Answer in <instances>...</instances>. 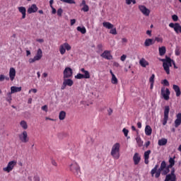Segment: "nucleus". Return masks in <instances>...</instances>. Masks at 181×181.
<instances>
[{
	"instance_id": "obj_31",
	"label": "nucleus",
	"mask_w": 181,
	"mask_h": 181,
	"mask_svg": "<svg viewBox=\"0 0 181 181\" xmlns=\"http://www.w3.org/2000/svg\"><path fill=\"white\" fill-rule=\"evenodd\" d=\"M103 25L106 29H112V28H114V25H112V23H110V22H107V21L103 22Z\"/></svg>"
},
{
	"instance_id": "obj_8",
	"label": "nucleus",
	"mask_w": 181,
	"mask_h": 181,
	"mask_svg": "<svg viewBox=\"0 0 181 181\" xmlns=\"http://www.w3.org/2000/svg\"><path fill=\"white\" fill-rule=\"evenodd\" d=\"M66 50L70 52L71 50V45L68 42H64L59 46V53L60 54H65Z\"/></svg>"
},
{
	"instance_id": "obj_11",
	"label": "nucleus",
	"mask_w": 181,
	"mask_h": 181,
	"mask_svg": "<svg viewBox=\"0 0 181 181\" xmlns=\"http://www.w3.org/2000/svg\"><path fill=\"white\" fill-rule=\"evenodd\" d=\"M161 95L163 98L165 100V101H168L170 95V90H169V88L163 87L161 88Z\"/></svg>"
},
{
	"instance_id": "obj_13",
	"label": "nucleus",
	"mask_w": 181,
	"mask_h": 181,
	"mask_svg": "<svg viewBox=\"0 0 181 181\" xmlns=\"http://www.w3.org/2000/svg\"><path fill=\"white\" fill-rule=\"evenodd\" d=\"M139 9L140 12H141V13L144 15V16H149V15L151 14V10H149V8H146V6L144 5H139Z\"/></svg>"
},
{
	"instance_id": "obj_33",
	"label": "nucleus",
	"mask_w": 181,
	"mask_h": 181,
	"mask_svg": "<svg viewBox=\"0 0 181 181\" xmlns=\"http://www.w3.org/2000/svg\"><path fill=\"white\" fill-rule=\"evenodd\" d=\"M175 158L176 157L174 156L173 158L170 157L169 158L168 162H169L170 164L168 165V168H173V166H175Z\"/></svg>"
},
{
	"instance_id": "obj_64",
	"label": "nucleus",
	"mask_w": 181,
	"mask_h": 181,
	"mask_svg": "<svg viewBox=\"0 0 181 181\" xmlns=\"http://www.w3.org/2000/svg\"><path fill=\"white\" fill-rule=\"evenodd\" d=\"M149 145H151V141H147V142H146V144H145V146H146V148H148V146H149Z\"/></svg>"
},
{
	"instance_id": "obj_37",
	"label": "nucleus",
	"mask_w": 181,
	"mask_h": 181,
	"mask_svg": "<svg viewBox=\"0 0 181 181\" xmlns=\"http://www.w3.org/2000/svg\"><path fill=\"white\" fill-rule=\"evenodd\" d=\"M66 118V112L64 111H61L59 115V119L60 121H63Z\"/></svg>"
},
{
	"instance_id": "obj_20",
	"label": "nucleus",
	"mask_w": 181,
	"mask_h": 181,
	"mask_svg": "<svg viewBox=\"0 0 181 181\" xmlns=\"http://www.w3.org/2000/svg\"><path fill=\"white\" fill-rule=\"evenodd\" d=\"M110 73L112 76V78H111V83L112 84H115L117 85L118 84V78H117V76H115V74H114V72H112V70H110Z\"/></svg>"
},
{
	"instance_id": "obj_62",
	"label": "nucleus",
	"mask_w": 181,
	"mask_h": 181,
	"mask_svg": "<svg viewBox=\"0 0 181 181\" xmlns=\"http://www.w3.org/2000/svg\"><path fill=\"white\" fill-rule=\"evenodd\" d=\"M137 127H138V128H139V129L142 128V123H141V122H139L137 123Z\"/></svg>"
},
{
	"instance_id": "obj_53",
	"label": "nucleus",
	"mask_w": 181,
	"mask_h": 181,
	"mask_svg": "<svg viewBox=\"0 0 181 181\" xmlns=\"http://www.w3.org/2000/svg\"><path fill=\"white\" fill-rule=\"evenodd\" d=\"M5 80V75L1 74L0 75V81H4Z\"/></svg>"
},
{
	"instance_id": "obj_26",
	"label": "nucleus",
	"mask_w": 181,
	"mask_h": 181,
	"mask_svg": "<svg viewBox=\"0 0 181 181\" xmlns=\"http://www.w3.org/2000/svg\"><path fill=\"white\" fill-rule=\"evenodd\" d=\"M176 117L177 119L175 120V127L177 128L181 124V113H178Z\"/></svg>"
},
{
	"instance_id": "obj_12",
	"label": "nucleus",
	"mask_w": 181,
	"mask_h": 181,
	"mask_svg": "<svg viewBox=\"0 0 181 181\" xmlns=\"http://www.w3.org/2000/svg\"><path fill=\"white\" fill-rule=\"evenodd\" d=\"M169 27L171 28L172 29H174L175 33H181V25L179 23H170L169 24Z\"/></svg>"
},
{
	"instance_id": "obj_36",
	"label": "nucleus",
	"mask_w": 181,
	"mask_h": 181,
	"mask_svg": "<svg viewBox=\"0 0 181 181\" xmlns=\"http://www.w3.org/2000/svg\"><path fill=\"white\" fill-rule=\"evenodd\" d=\"M76 30H78V32H81V33H82V35H85V33H87V30H86V27H77Z\"/></svg>"
},
{
	"instance_id": "obj_15",
	"label": "nucleus",
	"mask_w": 181,
	"mask_h": 181,
	"mask_svg": "<svg viewBox=\"0 0 181 181\" xmlns=\"http://www.w3.org/2000/svg\"><path fill=\"white\" fill-rule=\"evenodd\" d=\"M100 56L106 60H112V55H111V51L105 50Z\"/></svg>"
},
{
	"instance_id": "obj_24",
	"label": "nucleus",
	"mask_w": 181,
	"mask_h": 181,
	"mask_svg": "<svg viewBox=\"0 0 181 181\" xmlns=\"http://www.w3.org/2000/svg\"><path fill=\"white\" fill-rule=\"evenodd\" d=\"M173 88L176 94V97H180L181 95V91L180 88L177 85H173Z\"/></svg>"
},
{
	"instance_id": "obj_38",
	"label": "nucleus",
	"mask_w": 181,
	"mask_h": 181,
	"mask_svg": "<svg viewBox=\"0 0 181 181\" xmlns=\"http://www.w3.org/2000/svg\"><path fill=\"white\" fill-rule=\"evenodd\" d=\"M6 101L11 104L12 103V93L11 92L7 93V97L6 98Z\"/></svg>"
},
{
	"instance_id": "obj_29",
	"label": "nucleus",
	"mask_w": 181,
	"mask_h": 181,
	"mask_svg": "<svg viewBox=\"0 0 181 181\" xmlns=\"http://www.w3.org/2000/svg\"><path fill=\"white\" fill-rule=\"evenodd\" d=\"M145 134L148 136L152 135V128L149 125H146L145 127Z\"/></svg>"
},
{
	"instance_id": "obj_41",
	"label": "nucleus",
	"mask_w": 181,
	"mask_h": 181,
	"mask_svg": "<svg viewBox=\"0 0 181 181\" xmlns=\"http://www.w3.org/2000/svg\"><path fill=\"white\" fill-rule=\"evenodd\" d=\"M57 16H59V18H61V16H62L63 15V8H58L57 11Z\"/></svg>"
},
{
	"instance_id": "obj_2",
	"label": "nucleus",
	"mask_w": 181,
	"mask_h": 181,
	"mask_svg": "<svg viewBox=\"0 0 181 181\" xmlns=\"http://www.w3.org/2000/svg\"><path fill=\"white\" fill-rule=\"evenodd\" d=\"M160 61L163 62V66L167 74H170V68L172 67V64H173L174 69H177L175 61L172 60V59H170L169 57H165V59H161Z\"/></svg>"
},
{
	"instance_id": "obj_1",
	"label": "nucleus",
	"mask_w": 181,
	"mask_h": 181,
	"mask_svg": "<svg viewBox=\"0 0 181 181\" xmlns=\"http://www.w3.org/2000/svg\"><path fill=\"white\" fill-rule=\"evenodd\" d=\"M158 168H159L158 165H156L155 167L151 170V174L152 176H154L155 177L158 178L159 176H160V173L163 172V175H168L170 172V168L169 165H166V161H162L160 164V168L158 170Z\"/></svg>"
},
{
	"instance_id": "obj_27",
	"label": "nucleus",
	"mask_w": 181,
	"mask_h": 181,
	"mask_svg": "<svg viewBox=\"0 0 181 181\" xmlns=\"http://www.w3.org/2000/svg\"><path fill=\"white\" fill-rule=\"evenodd\" d=\"M64 86H68L69 87H71V86L74 84V82L73 81V80L66 78L64 80Z\"/></svg>"
},
{
	"instance_id": "obj_42",
	"label": "nucleus",
	"mask_w": 181,
	"mask_h": 181,
	"mask_svg": "<svg viewBox=\"0 0 181 181\" xmlns=\"http://www.w3.org/2000/svg\"><path fill=\"white\" fill-rule=\"evenodd\" d=\"M61 2H64L65 4H76V1L74 0H60Z\"/></svg>"
},
{
	"instance_id": "obj_61",
	"label": "nucleus",
	"mask_w": 181,
	"mask_h": 181,
	"mask_svg": "<svg viewBox=\"0 0 181 181\" xmlns=\"http://www.w3.org/2000/svg\"><path fill=\"white\" fill-rule=\"evenodd\" d=\"M37 42H38L39 43H43V42H45V40L40 38V39H37Z\"/></svg>"
},
{
	"instance_id": "obj_14",
	"label": "nucleus",
	"mask_w": 181,
	"mask_h": 181,
	"mask_svg": "<svg viewBox=\"0 0 181 181\" xmlns=\"http://www.w3.org/2000/svg\"><path fill=\"white\" fill-rule=\"evenodd\" d=\"M64 78H70L73 76V69L70 67H66L63 72Z\"/></svg>"
},
{
	"instance_id": "obj_25",
	"label": "nucleus",
	"mask_w": 181,
	"mask_h": 181,
	"mask_svg": "<svg viewBox=\"0 0 181 181\" xmlns=\"http://www.w3.org/2000/svg\"><path fill=\"white\" fill-rule=\"evenodd\" d=\"M22 91V87H17V86H11V93L15 94V93H19Z\"/></svg>"
},
{
	"instance_id": "obj_28",
	"label": "nucleus",
	"mask_w": 181,
	"mask_h": 181,
	"mask_svg": "<svg viewBox=\"0 0 181 181\" xmlns=\"http://www.w3.org/2000/svg\"><path fill=\"white\" fill-rule=\"evenodd\" d=\"M139 64L141 67H146V66H149V62H148L145 58H141L139 60Z\"/></svg>"
},
{
	"instance_id": "obj_34",
	"label": "nucleus",
	"mask_w": 181,
	"mask_h": 181,
	"mask_svg": "<svg viewBox=\"0 0 181 181\" xmlns=\"http://www.w3.org/2000/svg\"><path fill=\"white\" fill-rule=\"evenodd\" d=\"M20 126L21 127V128H23V129L26 130L28 129V122H26V121L25 120H22L20 122Z\"/></svg>"
},
{
	"instance_id": "obj_16",
	"label": "nucleus",
	"mask_w": 181,
	"mask_h": 181,
	"mask_svg": "<svg viewBox=\"0 0 181 181\" xmlns=\"http://www.w3.org/2000/svg\"><path fill=\"white\" fill-rule=\"evenodd\" d=\"M15 77H16V70L15 68L11 67L9 69V78L11 81H13V80H15Z\"/></svg>"
},
{
	"instance_id": "obj_54",
	"label": "nucleus",
	"mask_w": 181,
	"mask_h": 181,
	"mask_svg": "<svg viewBox=\"0 0 181 181\" xmlns=\"http://www.w3.org/2000/svg\"><path fill=\"white\" fill-rule=\"evenodd\" d=\"M86 5H87L86 4V0H82L81 4H80V6H86Z\"/></svg>"
},
{
	"instance_id": "obj_45",
	"label": "nucleus",
	"mask_w": 181,
	"mask_h": 181,
	"mask_svg": "<svg viewBox=\"0 0 181 181\" xmlns=\"http://www.w3.org/2000/svg\"><path fill=\"white\" fill-rule=\"evenodd\" d=\"M161 84H163V86H166L167 87H169V81H168L167 79L161 81Z\"/></svg>"
},
{
	"instance_id": "obj_5",
	"label": "nucleus",
	"mask_w": 181,
	"mask_h": 181,
	"mask_svg": "<svg viewBox=\"0 0 181 181\" xmlns=\"http://www.w3.org/2000/svg\"><path fill=\"white\" fill-rule=\"evenodd\" d=\"M80 71H81L83 74L78 73L75 76V78H77L78 80H81L82 78H90V72L88 71H86L84 68H81L80 69Z\"/></svg>"
},
{
	"instance_id": "obj_7",
	"label": "nucleus",
	"mask_w": 181,
	"mask_h": 181,
	"mask_svg": "<svg viewBox=\"0 0 181 181\" xmlns=\"http://www.w3.org/2000/svg\"><path fill=\"white\" fill-rule=\"evenodd\" d=\"M17 163H18V162H16V160L9 161L7 164V166L3 168L4 172H6V173H9L12 172V170H13V168H15V166H16Z\"/></svg>"
},
{
	"instance_id": "obj_30",
	"label": "nucleus",
	"mask_w": 181,
	"mask_h": 181,
	"mask_svg": "<svg viewBox=\"0 0 181 181\" xmlns=\"http://www.w3.org/2000/svg\"><path fill=\"white\" fill-rule=\"evenodd\" d=\"M158 52H159L160 56H165V54H166V47L165 46L160 47L158 48Z\"/></svg>"
},
{
	"instance_id": "obj_59",
	"label": "nucleus",
	"mask_w": 181,
	"mask_h": 181,
	"mask_svg": "<svg viewBox=\"0 0 181 181\" xmlns=\"http://www.w3.org/2000/svg\"><path fill=\"white\" fill-rule=\"evenodd\" d=\"M52 165H53V166H57V163L56 162V160H52Z\"/></svg>"
},
{
	"instance_id": "obj_9",
	"label": "nucleus",
	"mask_w": 181,
	"mask_h": 181,
	"mask_svg": "<svg viewBox=\"0 0 181 181\" xmlns=\"http://www.w3.org/2000/svg\"><path fill=\"white\" fill-rule=\"evenodd\" d=\"M18 139L19 141L22 142V144H28V142H29V136L28 135V132L24 130L20 133L18 134Z\"/></svg>"
},
{
	"instance_id": "obj_18",
	"label": "nucleus",
	"mask_w": 181,
	"mask_h": 181,
	"mask_svg": "<svg viewBox=\"0 0 181 181\" xmlns=\"http://www.w3.org/2000/svg\"><path fill=\"white\" fill-rule=\"evenodd\" d=\"M133 162L134 165H139V162H141V156L138 153H135L133 156Z\"/></svg>"
},
{
	"instance_id": "obj_23",
	"label": "nucleus",
	"mask_w": 181,
	"mask_h": 181,
	"mask_svg": "<svg viewBox=\"0 0 181 181\" xmlns=\"http://www.w3.org/2000/svg\"><path fill=\"white\" fill-rule=\"evenodd\" d=\"M152 45H155V40L153 39L148 38L144 42V46H146V47L152 46Z\"/></svg>"
},
{
	"instance_id": "obj_43",
	"label": "nucleus",
	"mask_w": 181,
	"mask_h": 181,
	"mask_svg": "<svg viewBox=\"0 0 181 181\" xmlns=\"http://www.w3.org/2000/svg\"><path fill=\"white\" fill-rule=\"evenodd\" d=\"M110 35H117V28H114V27L112 28H111L110 30Z\"/></svg>"
},
{
	"instance_id": "obj_46",
	"label": "nucleus",
	"mask_w": 181,
	"mask_h": 181,
	"mask_svg": "<svg viewBox=\"0 0 181 181\" xmlns=\"http://www.w3.org/2000/svg\"><path fill=\"white\" fill-rule=\"evenodd\" d=\"M175 56H180V49L177 47L175 50Z\"/></svg>"
},
{
	"instance_id": "obj_21",
	"label": "nucleus",
	"mask_w": 181,
	"mask_h": 181,
	"mask_svg": "<svg viewBox=\"0 0 181 181\" xmlns=\"http://www.w3.org/2000/svg\"><path fill=\"white\" fill-rule=\"evenodd\" d=\"M18 9L20 13L22 14V19H25V18H26V8L24 6H20Z\"/></svg>"
},
{
	"instance_id": "obj_44",
	"label": "nucleus",
	"mask_w": 181,
	"mask_h": 181,
	"mask_svg": "<svg viewBox=\"0 0 181 181\" xmlns=\"http://www.w3.org/2000/svg\"><path fill=\"white\" fill-rule=\"evenodd\" d=\"M81 11L83 12H88L90 11V8L88 7V5L83 6V7L81 8Z\"/></svg>"
},
{
	"instance_id": "obj_22",
	"label": "nucleus",
	"mask_w": 181,
	"mask_h": 181,
	"mask_svg": "<svg viewBox=\"0 0 181 181\" xmlns=\"http://www.w3.org/2000/svg\"><path fill=\"white\" fill-rule=\"evenodd\" d=\"M149 155H151V150H148L147 151L144 152V163H146V165L149 163Z\"/></svg>"
},
{
	"instance_id": "obj_47",
	"label": "nucleus",
	"mask_w": 181,
	"mask_h": 181,
	"mask_svg": "<svg viewBox=\"0 0 181 181\" xmlns=\"http://www.w3.org/2000/svg\"><path fill=\"white\" fill-rule=\"evenodd\" d=\"M172 19L174 22H177V21H179V17L177 15L174 14L172 16Z\"/></svg>"
},
{
	"instance_id": "obj_51",
	"label": "nucleus",
	"mask_w": 181,
	"mask_h": 181,
	"mask_svg": "<svg viewBox=\"0 0 181 181\" xmlns=\"http://www.w3.org/2000/svg\"><path fill=\"white\" fill-rule=\"evenodd\" d=\"M47 105H45L44 106H42L41 109L42 110V111H45V112H47L48 110H47Z\"/></svg>"
},
{
	"instance_id": "obj_48",
	"label": "nucleus",
	"mask_w": 181,
	"mask_h": 181,
	"mask_svg": "<svg viewBox=\"0 0 181 181\" xmlns=\"http://www.w3.org/2000/svg\"><path fill=\"white\" fill-rule=\"evenodd\" d=\"M155 42H158V43H162V42H163V39L162 37H156L155 38Z\"/></svg>"
},
{
	"instance_id": "obj_32",
	"label": "nucleus",
	"mask_w": 181,
	"mask_h": 181,
	"mask_svg": "<svg viewBox=\"0 0 181 181\" xmlns=\"http://www.w3.org/2000/svg\"><path fill=\"white\" fill-rule=\"evenodd\" d=\"M149 83H151L150 88L152 90L153 88V84L155 83V74H152L149 78Z\"/></svg>"
},
{
	"instance_id": "obj_49",
	"label": "nucleus",
	"mask_w": 181,
	"mask_h": 181,
	"mask_svg": "<svg viewBox=\"0 0 181 181\" xmlns=\"http://www.w3.org/2000/svg\"><path fill=\"white\" fill-rule=\"evenodd\" d=\"M122 132L124 133V136H128V134H129V131H128V129L124 128L122 129Z\"/></svg>"
},
{
	"instance_id": "obj_40",
	"label": "nucleus",
	"mask_w": 181,
	"mask_h": 181,
	"mask_svg": "<svg viewBox=\"0 0 181 181\" xmlns=\"http://www.w3.org/2000/svg\"><path fill=\"white\" fill-rule=\"evenodd\" d=\"M125 3L127 5H131L132 4L135 5V4H136V0H125Z\"/></svg>"
},
{
	"instance_id": "obj_52",
	"label": "nucleus",
	"mask_w": 181,
	"mask_h": 181,
	"mask_svg": "<svg viewBox=\"0 0 181 181\" xmlns=\"http://www.w3.org/2000/svg\"><path fill=\"white\" fill-rule=\"evenodd\" d=\"M120 60L121 62H124V60H127V55L125 54L122 55L120 57Z\"/></svg>"
},
{
	"instance_id": "obj_19",
	"label": "nucleus",
	"mask_w": 181,
	"mask_h": 181,
	"mask_svg": "<svg viewBox=\"0 0 181 181\" xmlns=\"http://www.w3.org/2000/svg\"><path fill=\"white\" fill-rule=\"evenodd\" d=\"M169 181H176V175H175V169H173L170 174L166 175Z\"/></svg>"
},
{
	"instance_id": "obj_58",
	"label": "nucleus",
	"mask_w": 181,
	"mask_h": 181,
	"mask_svg": "<svg viewBox=\"0 0 181 181\" xmlns=\"http://www.w3.org/2000/svg\"><path fill=\"white\" fill-rule=\"evenodd\" d=\"M76 23V19H71V26H73Z\"/></svg>"
},
{
	"instance_id": "obj_55",
	"label": "nucleus",
	"mask_w": 181,
	"mask_h": 181,
	"mask_svg": "<svg viewBox=\"0 0 181 181\" xmlns=\"http://www.w3.org/2000/svg\"><path fill=\"white\" fill-rule=\"evenodd\" d=\"M51 8H52V15H55V13L57 12L56 8H54V7H53V6Z\"/></svg>"
},
{
	"instance_id": "obj_35",
	"label": "nucleus",
	"mask_w": 181,
	"mask_h": 181,
	"mask_svg": "<svg viewBox=\"0 0 181 181\" xmlns=\"http://www.w3.org/2000/svg\"><path fill=\"white\" fill-rule=\"evenodd\" d=\"M167 144H168V139H161L158 140L159 146H164V145H166Z\"/></svg>"
},
{
	"instance_id": "obj_63",
	"label": "nucleus",
	"mask_w": 181,
	"mask_h": 181,
	"mask_svg": "<svg viewBox=\"0 0 181 181\" xmlns=\"http://www.w3.org/2000/svg\"><path fill=\"white\" fill-rule=\"evenodd\" d=\"M107 112H108L109 115H111V114H112V109H111V108L108 109Z\"/></svg>"
},
{
	"instance_id": "obj_6",
	"label": "nucleus",
	"mask_w": 181,
	"mask_h": 181,
	"mask_svg": "<svg viewBox=\"0 0 181 181\" xmlns=\"http://www.w3.org/2000/svg\"><path fill=\"white\" fill-rule=\"evenodd\" d=\"M43 57V52L42 51V49L39 48L37 50V53L35 56L33 58H30L28 62L30 64L33 63H35V62H39Z\"/></svg>"
},
{
	"instance_id": "obj_50",
	"label": "nucleus",
	"mask_w": 181,
	"mask_h": 181,
	"mask_svg": "<svg viewBox=\"0 0 181 181\" xmlns=\"http://www.w3.org/2000/svg\"><path fill=\"white\" fill-rule=\"evenodd\" d=\"M29 94H30V93H34V94H36V93H37V89L36 88H33V89H30L29 91H28Z\"/></svg>"
},
{
	"instance_id": "obj_60",
	"label": "nucleus",
	"mask_w": 181,
	"mask_h": 181,
	"mask_svg": "<svg viewBox=\"0 0 181 181\" xmlns=\"http://www.w3.org/2000/svg\"><path fill=\"white\" fill-rule=\"evenodd\" d=\"M113 66H115V67H119V63H118V62H114V63H113Z\"/></svg>"
},
{
	"instance_id": "obj_17",
	"label": "nucleus",
	"mask_w": 181,
	"mask_h": 181,
	"mask_svg": "<svg viewBox=\"0 0 181 181\" xmlns=\"http://www.w3.org/2000/svg\"><path fill=\"white\" fill-rule=\"evenodd\" d=\"M37 6L36 4H32L27 10L28 13H35L37 12Z\"/></svg>"
},
{
	"instance_id": "obj_56",
	"label": "nucleus",
	"mask_w": 181,
	"mask_h": 181,
	"mask_svg": "<svg viewBox=\"0 0 181 181\" xmlns=\"http://www.w3.org/2000/svg\"><path fill=\"white\" fill-rule=\"evenodd\" d=\"M128 42V39L124 37L122 38V43H127Z\"/></svg>"
},
{
	"instance_id": "obj_39",
	"label": "nucleus",
	"mask_w": 181,
	"mask_h": 181,
	"mask_svg": "<svg viewBox=\"0 0 181 181\" xmlns=\"http://www.w3.org/2000/svg\"><path fill=\"white\" fill-rule=\"evenodd\" d=\"M136 141L139 146H142V145H144V141H142V139H141V137L137 136L136 138Z\"/></svg>"
},
{
	"instance_id": "obj_4",
	"label": "nucleus",
	"mask_w": 181,
	"mask_h": 181,
	"mask_svg": "<svg viewBox=\"0 0 181 181\" xmlns=\"http://www.w3.org/2000/svg\"><path fill=\"white\" fill-rule=\"evenodd\" d=\"M69 170L72 172L75 175V176L80 177V175H81V172L80 170V165H78V163L76 161H72L69 165Z\"/></svg>"
},
{
	"instance_id": "obj_57",
	"label": "nucleus",
	"mask_w": 181,
	"mask_h": 181,
	"mask_svg": "<svg viewBox=\"0 0 181 181\" xmlns=\"http://www.w3.org/2000/svg\"><path fill=\"white\" fill-rule=\"evenodd\" d=\"M54 2V0H50L49 1V6H50V8H53Z\"/></svg>"
},
{
	"instance_id": "obj_3",
	"label": "nucleus",
	"mask_w": 181,
	"mask_h": 181,
	"mask_svg": "<svg viewBox=\"0 0 181 181\" xmlns=\"http://www.w3.org/2000/svg\"><path fill=\"white\" fill-rule=\"evenodd\" d=\"M121 149V144L119 143H115L112 146L110 155L112 156L113 159H119V151Z\"/></svg>"
},
{
	"instance_id": "obj_10",
	"label": "nucleus",
	"mask_w": 181,
	"mask_h": 181,
	"mask_svg": "<svg viewBox=\"0 0 181 181\" xmlns=\"http://www.w3.org/2000/svg\"><path fill=\"white\" fill-rule=\"evenodd\" d=\"M170 111V107L166 105L164 107V117L163 119V125H166L168 124V120L169 119V112Z\"/></svg>"
}]
</instances>
